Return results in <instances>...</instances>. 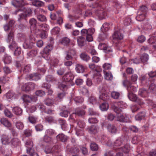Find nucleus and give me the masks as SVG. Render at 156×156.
I'll list each match as a JSON object with an SVG mask.
<instances>
[{
    "mask_svg": "<svg viewBox=\"0 0 156 156\" xmlns=\"http://www.w3.org/2000/svg\"><path fill=\"white\" fill-rule=\"evenodd\" d=\"M14 32L11 30L8 35L6 41L8 42H11L9 46V48L11 49H12L13 48L16 47L14 53V55H15L18 56L20 55L21 53V48L20 47L17 46V44L14 40Z\"/></svg>",
    "mask_w": 156,
    "mask_h": 156,
    "instance_id": "1",
    "label": "nucleus"
},
{
    "mask_svg": "<svg viewBox=\"0 0 156 156\" xmlns=\"http://www.w3.org/2000/svg\"><path fill=\"white\" fill-rule=\"evenodd\" d=\"M117 105L118 107H115L114 110V111L117 113V120L121 122H128V120L127 117H125L121 114L122 111L120 108H123V102H119L118 103Z\"/></svg>",
    "mask_w": 156,
    "mask_h": 156,
    "instance_id": "2",
    "label": "nucleus"
},
{
    "mask_svg": "<svg viewBox=\"0 0 156 156\" xmlns=\"http://www.w3.org/2000/svg\"><path fill=\"white\" fill-rule=\"evenodd\" d=\"M53 46L52 44H48L43 49L41 54L43 58L46 60L49 58L50 52L53 49Z\"/></svg>",
    "mask_w": 156,
    "mask_h": 156,
    "instance_id": "3",
    "label": "nucleus"
},
{
    "mask_svg": "<svg viewBox=\"0 0 156 156\" xmlns=\"http://www.w3.org/2000/svg\"><path fill=\"white\" fill-rule=\"evenodd\" d=\"M85 114L84 111L80 109H77L75 110V113L71 115L69 117V120L72 122H74L76 120L75 118L76 115L81 116Z\"/></svg>",
    "mask_w": 156,
    "mask_h": 156,
    "instance_id": "4",
    "label": "nucleus"
},
{
    "mask_svg": "<svg viewBox=\"0 0 156 156\" xmlns=\"http://www.w3.org/2000/svg\"><path fill=\"white\" fill-rule=\"evenodd\" d=\"M35 88V84L32 82H29L25 84L22 87L23 91H29L34 90Z\"/></svg>",
    "mask_w": 156,
    "mask_h": 156,
    "instance_id": "5",
    "label": "nucleus"
},
{
    "mask_svg": "<svg viewBox=\"0 0 156 156\" xmlns=\"http://www.w3.org/2000/svg\"><path fill=\"white\" fill-rule=\"evenodd\" d=\"M31 13L32 11L30 8L26 9L23 13H21L19 15L18 21H20L22 19H25L27 17L31 15Z\"/></svg>",
    "mask_w": 156,
    "mask_h": 156,
    "instance_id": "6",
    "label": "nucleus"
},
{
    "mask_svg": "<svg viewBox=\"0 0 156 156\" xmlns=\"http://www.w3.org/2000/svg\"><path fill=\"white\" fill-rule=\"evenodd\" d=\"M124 136H122L119 138L117 139L115 141L114 143L113 144V147L114 149L116 150L117 151H118L117 148L115 147H119L122 145L124 141Z\"/></svg>",
    "mask_w": 156,
    "mask_h": 156,
    "instance_id": "7",
    "label": "nucleus"
},
{
    "mask_svg": "<svg viewBox=\"0 0 156 156\" xmlns=\"http://www.w3.org/2000/svg\"><path fill=\"white\" fill-rule=\"evenodd\" d=\"M88 132L91 134H95L97 133L99 130L98 125H92L87 129Z\"/></svg>",
    "mask_w": 156,
    "mask_h": 156,
    "instance_id": "8",
    "label": "nucleus"
},
{
    "mask_svg": "<svg viewBox=\"0 0 156 156\" xmlns=\"http://www.w3.org/2000/svg\"><path fill=\"white\" fill-rule=\"evenodd\" d=\"M26 78L27 80H29L35 81L37 80L40 78L39 74L36 73L27 75Z\"/></svg>",
    "mask_w": 156,
    "mask_h": 156,
    "instance_id": "9",
    "label": "nucleus"
},
{
    "mask_svg": "<svg viewBox=\"0 0 156 156\" xmlns=\"http://www.w3.org/2000/svg\"><path fill=\"white\" fill-rule=\"evenodd\" d=\"M74 76L71 72L66 73L63 76L62 79L66 82H69L72 81L74 79Z\"/></svg>",
    "mask_w": 156,
    "mask_h": 156,
    "instance_id": "10",
    "label": "nucleus"
},
{
    "mask_svg": "<svg viewBox=\"0 0 156 156\" xmlns=\"http://www.w3.org/2000/svg\"><path fill=\"white\" fill-rule=\"evenodd\" d=\"M95 12L99 17H101L102 18H104L106 15V12L105 10L101 8L98 9Z\"/></svg>",
    "mask_w": 156,
    "mask_h": 156,
    "instance_id": "11",
    "label": "nucleus"
},
{
    "mask_svg": "<svg viewBox=\"0 0 156 156\" xmlns=\"http://www.w3.org/2000/svg\"><path fill=\"white\" fill-rule=\"evenodd\" d=\"M45 25L44 24H43L41 25L40 26V27L42 28V30H44V29L43 28V27H45ZM38 30L39 32H40V33L39 34V33H37L39 35V36L42 39H45L47 37V35L45 32V31L44 30L41 31L39 30V29H37L36 30V31Z\"/></svg>",
    "mask_w": 156,
    "mask_h": 156,
    "instance_id": "12",
    "label": "nucleus"
},
{
    "mask_svg": "<svg viewBox=\"0 0 156 156\" xmlns=\"http://www.w3.org/2000/svg\"><path fill=\"white\" fill-rule=\"evenodd\" d=\"M0 122L1 124L6 127H9L11 126V124L6 118H3L1 119Z\"/></svg>",
    "mask_w": 156,
    "mask_h": 156,
    "instance_id": "13",
    "label": "nucleus"
},
{
    "mask_svg": "<svg viewBox=\"0 0 156 156\" xmlns=\"http://www.w3.org/2000/svg\"><path fill=\"white\" fill-rule=\"evenodd\" d=\"M94 30L93 28H89L88 30L86 29H82L81 31V34L83 36H87L89 33H94Z\"/></svg>",
    "mask_w": 156,
    "mask_h": 156,
    "instance_id": "14",
    "label": "nucleus"
},
{
    "mask_svg": "<svg viewBox=\"0 0 156 156\" xmlns=\"http://www.w3.org/2000/svg\"><path fill=\"white\" fill-rule=\"evenodd\" d=\"M138 94L142 97H145L149 95V93L146 89L141 88L140 89Z\"/></svg>",
    "mask_w": 156,
    "mask_h": 156,
    "instance_id": "15",
    "label": "nucleus"
},
{
    "mask_svg": "<svg viewBox=\"0 0 156 156\" xmlns=\"http://www.w3.org/2000/svg\"><path fill=\"white\" fill-rule=\"evenodd\" d=\"M10 137L6 135H3L1 136V141L2 144H6L9 143Z\"/></svg>",
    "mask_w": 156,
    "mask_h": 156,
    "instance_id": "16",
    "label": "nucleus"
},
{
    "mask_svg": "<svg viewBox=\"0 0 156 156\" xmlns=\"http://www.w3.org/2000/svg\"><path fill=\"white\" fill-rule=\"evenodd\" d=\"M113 37L114 39L121 40L122 39L123 36L119 32L115 31L113 35Z\"/></svg>",
    "mask_w": 156,
    "mask_h": 156,
    "instance_id": "17",
    "label": "nucleus"
},
{
    "mask_svg": "<svg viewBox=\"0 0 156 156\" xmlns=\"http://www.w3.org/2000/svg\"><path fill=\"white\" fill-rule=\"evenodd\" d=\"M12 4L14 6L18 7H21L24 3L23 0H13Z\"/></svg>",
    "mask_w": 156,
    "mask_h": 156,
    "instance_id": "18",
    "label": "nucleus"
},
{
    "mask_svg": "<svg viewBox=\"0 0 156 156\" xmlns=\"http://www.w3.org/2000/svg\"><path fill=\"white\" fill-rule=\"evenodd\" d=\"M75 69L77 73H82L84 71L85 68L83 65L78 64L76 65Z\"/></svg>",
    "mask_w": 156,
    "mask_h": 156,
    "instance_id": "19",
    "label": "nucleus"
},
{
    "mask_svg": "<svg viewBox=\"0 0 156 156\" xmlns=\"http://www.w3.org/2000/svg\"><path fill=\"white\" fill-rule=\"evenodd\" d=\"M118 151H120L122 150L124 153H127L129 152L130 150V148L129 144H126L124 146L123 148L118 147L117 148Z\"/></svg>",
    "mask_w": 156,
    "mask_h": 156,
    "instance_id": "20",
    "label": "nucleus"
},
{
    "mask_svg": "<svg viewBox=\"0 0 156 156\" xmlns=\"http://www.w3.org/2000/svg\"><path fill=\"white\" fill-rule=\"evenodd\" d=\"M85 38L82 36L77 37V42L78 45L80 47L83 46L84 45Z\"/></svg>",
    "mask_w": 156,
    "mask_h": 156,
    "instance_id": "21",
    "label": "nucleus"
},
{
    "mask_svg": "<svg viewBox=\"0 0 156 156\" xmlns=\"http://www.w3.org/2000/svg\"><path fill=\"white\" fill-rule=\"evenodd\" d=\"M11 143L13 146L15 147L19 145L20 144V140L17 138H14L10 141Z\"/></svg>",
    "mask_w": 156,
    "mask_h": 156,
    "instance_id": "22",
    "label": "nucleus"
},
{
    "mask_svg": "<svg viewBox=\"0 0 156 156\" xmlns=\"http://www.w3.org/2000/svg\"><path fill=\"white\" fill-rule=\"evenodd\" d=\"M107 128L108 131L112 133H115L117 132L116 127L113 125L108 124Z\"/></svg>",
    "mask_w": 156,
    "mask_h": 156,
    "instance_id": "23",
    "label": "nucleus"
},
{
    "mask_svg": "<svg viewBox=\"0 0 156 156\" xmlns=\"http://www.w3.org/2000/svg\"><path fill=\"white\" fill-rule=\"evenodd\" d=\"M12 111L14 114L17 115H20L22 113V110L19 107H16L12 109Z\"/></svg>",
    "mask_w": 156,
    "mask_h": 156,
    "instance_id": "24",
    "label": "nucleus"
},
{
    "mask_svg": "<svg viewBox=\"0 0 156 156\" xmlns=\"http://www.w3.org/2000/svg\"><path fill=\"white\" fill-rule=\"evenodd\" d=\"M93 78L98 83H99L103 79V77L99 73H97L94 75L93 76Z\"/></svg>",
    "mask_w": 156,
    "mask_h": 156,
    "instance_id": "25",
    "label": "nucleus"
},
{
    "mask_svg": "<svg viewBox=\"0 0 156 156\" xmlns=\"http://www.w3.org/2000/svg\"><path fill=\"white\" fill-rule=\"evenodd\" d=\"M57 138L62 142H65L68 139V137L64 134L61 133L57 136Z\"/></svg>",
    "mask_w": 156,
    "mask_h": 156,
    "instance_id": "26",
    "label": "nucleus"
},
{
    "mask_svg": "<svg viewBox=\"0 0 156 156\" xmlns=\"http://www.w3.org/2000/svg\"><path fill=\"white\" fill-rule=\"evenodd\" d=\"M147 9V8L146 6L143 5L140 7L138 11V13H141L146 15Z\"/></svg>",
    "mask_w": 156,
    "mask_h": 156,
    "instance_id": "27",
    "label": "nucleus"
},
{
    "mask_svg": "<svg viewBox=\"0 0 156 156\" xmlns=\"http://www.w3.org/2000/svg\"><path fill=\"white\" fill-rule=\"evenodd\" d=\"M4 63L5 64H9L12 62V60L11 57L7 55H5L3 59Z\"/></svg>",
    "mask_w": 156,
    "mask_h": 156,
    "instance_id": "28",
    "label": "nucleus"
},
{
    "mask_svg": "<svg viewBox=\"0 0 156 156\" xmlns=\"http://www.w3.org/2000/svg\"><path fill=\"white\" fill-rule=\"evenodd\" d=\"M38 51L37 49L32 50L28 52L27 55L30 57H32L36 55Z\"/></svg>",
    "mask_w": 156,
    "mask_h": 156,
    "instance_id": "29",
    "label": "nucleus"
},
{
    "mask_svg": "<svg viewBox=\"0 0 156 156\" xmlns=\"http://www.w3.org/2000/svg\"><path fill=\"white\" fill-rule=\"evenodd\" d=\"M70 42V39L67 37H64L61 40V42L64 45H67Z\"/></svg>",
    "mask_w": 156,
    "mask_h": 156,
    "instance_id": "30",
    "label": "nucleus"
},
{
    "mask_svg": "<svg viewBox=\"0 0 156 156\" xmlns=\"http://www.w3.org/2000/svg\"><path fill=\"white\" fill-rule=\"evenodd\" d=\"M58 121L61 126L62 129L64 130L66 129L67 127V125L65 121L62 119H59Z\"/></svg>",
    "mask_w": 156,
    "mask_h": 156,
    "instance_id": "31",
    "label": "nucleus"
},
{
    "mask_svg": "<svg viewBox=\"0 0 156 156\" xmlns=\"http://www.w3.org/2000/svg\"><path fill=\"white\" fill-rule=\"evenodd\" d=\"M31 70V67L29 65H27L23 67L21 69V71H23L24 73H27Z\"/></svg>",
    "mask_w": 156,
    "mask_h": 156,
    "instance_id": "32",
    "label": "nucleus"
},
{
    "mask_svg": "<svg viewBox=\"0 0 156 156\" xmlns=\"http://www.w3.org/2000/svg\"><path fill=\"white\" fill-rule=\"evenodd\" d=\"M145 117V113L144 112L138 113L137 115V120H140L144 119Z\"/></svg>",
    "mask_w": 156,
    "mask_h": 156,
    "instance_id": "33",
    "label": "nucleus"
},
{
    "mask_svg": "<svg viewBox=\"0 0 156 156\" xmlns=\"http://www.w3.org/2000/svg\"><path fill=\"white\" fill-rule=\"evenodd\" d=\"M32 4L34 5L37 7H41L44 5L43 2L38 0L32 2Z\"/></svg>",
    "mask_w": 156,
    "mask_h": 156,
    "instance_id": "34",
    "label": "nucleus"
},
{
    "mask_svg": "<svg viewBox=\"0 0 156 156\" xmlns=\"http://www.w3.org/2000/svg\"><path fill=\"white\" fill-rule=\"evenodd\" d=\"M33 46L32 43H30L27 41L25 42L23 45V46L25 49L31 48Z\"/></svg>",
    "mask_w": 156,
    "mask_h": 156,
    "instance_id": "35",
    "label": "nucleus"
},
{
    "mask_svg": "<svg viewBox=\"0 0 156 156\" xmlns=\"http://www.w3.org/2000/svg\"><path fill=\"white\" fill-rule=\"evenodd\" d=\"M148 58V55L146 54H143L140 58L141 62L144 63L147 61Z\"/></svg>",
    "mask_w": 156,
    "mask_h": 156,
    "instance_id": "36",
    "label": "nucleus"
},
{
    "mask_svg": "<svg viewBox=\"0 0 156 156\" xmlns=\"http://www.w3.org/2000/svg\"><path fill=\"white\" fill-rule=\"evenodd\" d=\"M54 147L51 148L50 147L47 146L45 147V149L44 151L46 154L52 153L54 152H55L54 151Z\"/></svg>",
    "mask_w": 156,
    "mask_h": 156,
    "instance_id": "37",
    "label": "nucleus"
},
{
    "mask_svg": "<svg viewBox=\"0 0 156 156\" xmlns=\"http://www.w3.org/2000/svg\"><path fill=\"white\" fill-rule=\"evenodd\" d=\"M22 98L24 102H31V96L29 95L24 94L23 95Z\"/></svg>",
    "mask_w": 156,
    "mask_h": 156,
    "instance_id": "38",
    "label": "nucleus"
},
{
    "mask_svg": "<svg viewBox=\"0 0 156 156\" xmlns=\"http://www.w3.org/2000/svg\"><path fill=\"white\" fill-rule=\"evenodd\" d=\"M102 67L104 69V72L105 73H106L105 72V70H110L112 68V65L110 63H106L103 64Z\"/></svg>",
    "mask_w": 156,
    "mask_h": 156,
    "instance_id": "39",
    "label": "nucleus"
},
{
    "mask_svg": "<svg viewBox=\"0 0 156 156\" xmlns=\"http://www.w3.org/2000/svg\"><path fill=\"white\" fill-rule=\"evenodd\" d=\"M120 95V94L119 92L115 91L112 92L111 94V97L115 99H118Z\"/></svg>",
    "mask_w": 156,
    "mask_h": 156,
    "instance_id": "40",
    "label": "nucleus"
},
{
    "mask_svg": "<svg viewBox=\"0 0 156 156\" xmlns=\"http://www.w3.org/2000/svg\"><path fill=\"white\" fill-rule=\"evenodd\" d=\"M46 80L48 82L55 81L56 79L52 76L49 75L47 76L46 78Z\"/></svg>",
    "mask_w": 156,
    "mask_h": 156,
    "instance_id": "41",
    "label": "nucleus"
},
{
    "mask_svg": "<svg viewBox=\"0 0 156 156\" xmlns=\"http://www.w3.org/2000/svg\"><path fill=\"white\" fill-rule=\"evenodd\" d=\"M26 145L27 147V150L30 149L32 148L33 146V142L30 140H28L26 141Z\"/></svg>",
    "mask_w": 156,
    "mask_h": 156,
    "instance_id": "42",
    "label": "nucleus"
},
{
    "mask_svg": "<svg viewBox=\"0 0 156 156\" xmlns=\"http://www.w3.org/2000/svg\"><path fill=\"white\" fill-rule=\"evenodd\" d=\"M105 79L107 80H112L113 79V76L112 74L110 73H105Z\"/></svg>",
    "mask_w": 156,
    "mask_h": 156,
    "instance_id": "43",
    "label": "nucleus"
},
{
    "mask_svg": "<svg viewBox=\"0 0 156 156\" xmlns=\"http://www.w3.org/2000/svg\"><path fill=\"white\" fill-rule=\"evenodd\" d=\"M146 15L141 13H138V15L137 16V20L140 21H143L145 18Z\"/></svg>",
    "mask_w": 156,
    "mask_h": 156,
    "instance_id": "44",
    "label": "nucleus"
},
{
    "mask_svg": "<svg viewBox=\"0 0 156 156\" xmlns=\"http://www.w3.org/2000/svg\"><path fill=\"white\" fill-rule=\"evenodd\" d=\"M80 58L83 60L87 61L90 59V57L85 53H82L80 55Z\"/></svg>",
    "mask_w": 156,
    "mask_h": 156,
    "instance_id": "45",
    "label": "nucleus"
},
{
    "mask_svg": "<svg viewBox=\"0 0 156 156\" xmlns=\"http://www.w3.org/2000/svg\"><path fill=\"white\" fill-rule=\"evenodd\" d=\"M27 153L29 154L30 156H39L38 154L34 151L33 149H30L27 150Z\"/></svg>",
    "mask_w": 156,
    "mask_h": 156,
    "instance_id": "46",
    "label": "nucleus"
},
{
    "mask_svg": "<svg viewBox=\"0 0 156 156\" xmlns=\"http://www.w3.org/2000/svg\"><path fill=\"white\" fill-rule=\"evenodd\" d=\"M37 20L34 18L31 19L29 21V23L31 27H35L36 25Z\"/></svg>",
    "mask_w": 156,
    "mask_h": 156,
    "instance_id": "47",
    "label": "nucleus"
},
{
    "mask_svg": "<svg viewBox=\"0 0 156 156\" xmlns=\"http://www.w3.org/2000/svg\"><path fill=\"white\" fill-rule=\"evenodd\" d=\"M100 108L102 111H105L108 108V104L103 103L100 106Z\"/></svg>",
    "mask_w": 156,
    "mask_h": 156,
    "instance_id": "48",
    "label": "nucleus"
},
{
    "mask_svg": "<svg viewBox=\"0 0 156 156\" xmlns=\"http://www.w3.org/2000/svg\"><path fill=\"white\" fill-rule=\"evenodd\" d=\"M37 19L41 22H45L47 20L46 17L44 16L41 14L37 15Z\"/></svg>",
    "mask_w": 156,
    "mask_h": 156,
    "instance_id": "49",
    "label": "nucleus"
},
{
    "mask_svg": "<svg viewBox=\"0 0 156 156\" xmlns=\"http://www.w3.org/2000/svg\"><path fill=\"white\" fill-rule=\"evenodd\" d=\"M90 148L93 151H97L98 148V145L94 142L91 144Z\"/></svg>",
    "mask_w": 156,
    "mask_h": 156,
    "instance_id": "50",
    "label": "nucleus"
},
{
    "mask_svg": "<svg viewBox=\"0 0 156 156\" xmlns=\"http://www.w3.org/2000/svg\"><path fill=\"white\" fill-rule=\"evenodd\" d=\"M4 113L5 116L9 118H11L13 116V114L7 108L5 110Z\"/></svg>",
    "mask_w": 156,
    "mask_h": 156,
    "instance_id": "51",
    "label": "nucleus"
},
{
    "mask_svg": "<svg viewBox=\"0 0 156 156\" xmlns=\"http://www.w3.org/2000/svg\"><path fill=\"white\" fill-rule=\"evenodd\" d=\"M44 103L48 106H51L53 103V100L51 99L47 98L45 99L44 101Z\"/></svg>",
    "mask_w": 156,
    "mask_h": 156,
    "instance_id": "52",
    "label": "nucleus"
},
{
    "mask_svg": "<svg viewBox=\"0 0 156 156\" xmlns=\"http://www.w3.org/2000/svg\"><path fill=\"white\" fill-rule=\"evenodd\" d=\"M129 99L133 101L136 102V95L133 93H130L128 95Z\"/></svg>",
    "mask_w": 156,
    "mask_h": 156,
    "instance_id": "53",
    "label": "nucleus"
},
{
    "mask_svg": "<svg viewBox=\"0 0 156 156\" xmlns=\"http://www.w3.org/2000/svg\"><path fill=\"white\" fill-rule=\"evenodd\" d=\"M16 128L19 129H23L24 126L23 123L20 122H16Z\"/></svg>",
    "mask_w": 156,
    "mask_h": 156,
    "instance_id": "54",
    "label": "nucleus"
},
{
    "mask_svg": "<svg viewBox=\"0 0 156 156\" xmlns=\"http://www.w3.org/2000/svg\"><path fill=\"white\" fill-rule=\"evenodd\" d=\"M149 90L150 92H154L156 90V86L155 84L153 83H151L149 87Z\"/></svg>",
    "mask_w": 156,
    "mask_h": 156,
    "instance_id": "55",
    "label": "nucleus"
},
{
    "mask_svg": "<svg viewBox=\"0 0 156 156\" xmlns=\"http://www.w3.org/2000/svg\"><path fill=\"white\" fill-rule=\"evenodd\" d=\"M46 121L48 123L55 122L54 118L52 116H47L45 118Z\"/></svg>",
    "mask_w": 156,
    "mask_h": 156,
    "instance_id": "56",
    "label": "nucleus"
},
{
    "mask_svg": "<svg viewBox=\"0 0 156 156\" xmlns=\"http://www.w3.org/2000/svg\"><path fill=\"white\" fill-rule=\"evenodd\" d=\"M80 150L82 153L84 155H87L88 154L87 149L85 147H80Z\"/></svg>",
    "mask_w": 156,
    "mask_h": 156,
    "instance_id": "57",
    "label": "nucleus"
},
{
    "mask_svg": "<svg viewBox=\"0 0 156 156\" xmlns=\"http://www.w3.org/2000/svg\"><path fill=\"white\" fill-rule=\"evenodd\" d=\"M98 47L101 50H107L108 48L106 44L102 43L99 44Z\"/></svg>",
    "mask_w": 156,
    "mask_h": 156,
    "instance_id": "58",
    "label": "nucleus"
},
{
    "mask_svg": "<svg viewBox=\"0 0 156 156\" xmlns=\"http://www.w3.org/2000/svg\"><path fill=\"white\" fill-rule=\"evenodd\" d=\"M88 122L90 124L97 123L98 122V121L96 118H90L88 119Z\"/></svg>",
    "mask_w": 156,
    "mask_h": 156,
    "instance_id": "59",
    "label": "nucleus"
},
{
    "mask_svg": "<svg viewBox=\"0 0 156 156\" xmlns=\"http://www.w3.org/2000/svg\"><path fill=\"white\" fill-rule=\"evenodd\" d=\"M36 95L38 96L42 97L45 94L44 91L41 90H38L35 92Z\"/></svg>",
    "mask_w": 156,
    "mask_h": 156,
    "instance_id": "60",
    "label": "nucleus"
},
{
    "mask_svg": "<svg viewBox=\"0 0 156 156\" xmlns=\"http://www.w3.org/2000/svg\"><path fill=\"white\" fill-rule=\"evenodd\" d=\"M74 101L76 103H81L83 101V99L81 97H77L75 98Z\"/></svg>",
    "mask_w": 156,
    "mask_h": 156,
    "instance_id": "61",
    "label": "nucleus"
},
{
    "mask_svg": "<svg viewBox=\"0 0 156 156\" xmlns=\"http://www.w3.org/2000/svg\"><path fill=\"white\" fill-rule=\"evenodd\" d=\"M100 99L104 101H105L108 98V96L107 94H102L99 96Z\"/></svg>",
    "mask_w": 156,
    "mask_h": 156,
    "instance_id": "62",
    "label": "nucleus"
},
{
    "mask_svg": "<svg viewBox=\"0 0 156 156\" xmlns=\"http://www.w3.org/2000/svg\"><path fill=\"white\" fill-rule=\"evenodd\" d=\"M14 95L13 93L11 92H8L6 94V98L8 99H12Z\"/></svg>",
    "mask_w": 156,
    "mask_h": 156,
    "instance_id": "63",
    "label": "nucleus"
},
{
    "mask_svg": "<svg viewBox=\"0 0 156 156\" xmlns=\"http://www.w3.org/2000/svg\"><path fill=\"white\" fill-rule=\"evenodd\" d=\"M109 27V24L108 23H105L103 25L101 29L102 30H103V29H104L105 31L108 30Z\"/></svg>",
    "mask_w": 156,
    "mask_h": 156,
    "instance_id": "64",
    "label": "nucleus"
}]
</instances>
